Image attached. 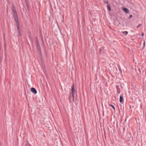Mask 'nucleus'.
Segmentation results:
<instances>
[{
  "instance_id": "obj_1",
  "label": "nucleus",
  "mask_w": 146,
  "mask_h": 146,
  "mask_svg": "<svg viewBox=\"0 0 146 146\" xmlns=\"http://www.w3.org/2000/svg\"><path fill=\"white\" fill-rule=\"evenodd\" d=\"M12 10L14 17V19H18L17 11L15 10V6L13 5L12 6Z\"/></svg>"
},
{
  "instance_id": "obj_2",
  "label": "nucleus",
  "mask_w": 146,
  "mask_h": 146,
  "mask_svg": "<svg viewBox=\"0 0 146 146\" xmlns=\"http://www.w3.org/2000/svg\"><path fill=\"white\" fill-rule=\"evenodd\" d=\"M15 20L16 22L18 31H21V29L20 28V27H19V22L18 19H15Z\"/></svg>"
},
{
  "instance_id": "obj_3",
  "label": "nucleus",
  "mask_w": 146,
  "mask_h": 146,
  "mask_svg": "<svg viewBox=\"0 0 146 146\" xmlns=\"http://www.w3.org/2000/svg\"><path fill=\"white\" fill-rule=\"evenodd\" d=\"M31 92L33 93L34 94H36L37 93V91L35 88H31Z\"/></svg>"
},
{
  "instance_id": "obj_4",
  "label": "nucleus",
  "mask_w": 146,
  "mask_h": 146,
  "mask_svg": "<svg viewBox=\"0 0 146 146\" xmlns=\"http://www.w3.org/2000/svg\"><path fill=\"white\" fill-rule=\"evenodd\" d=\"M122 10L127 13H129V10L126 8L123 7L122 8Z\"/></svg>"
},
{
  "instance_id": "obj_5",
  "label": "nucleus",
  "mask_w": 146,
  "mask_h": 146,
  "mask_svg": "<svg viewBox=\"0 0 146 146\" xmlns=\"http://www.w3.org/2000/svg\"><path fill=\"white\" fill-rule=\"evenodd\" d=\"M36 48L37 50H38L39 51H41V49L40 48V47L39 45V42H37V43H36Z\"/></svg>"
},
{
  "instance_id": "obj_6",
  "label": "nucleus",
  "mask_w": 146,
  "mask_h": 146,
  "mask_svg": "<svg viewBox=\"0 0 146 146\" xmlns=\"http://www.w3.org/2000/svg\"><path fill=\"white\" fill-rule=\"evenodd\" d=\"M75 90L72 91V97L73 98V101H74V95L75 94Z\"/></svg>"
},
{
  "instance_id": "obj_7",
  "label": "nucleus",
  "mask_w": 146,
  "mask_h": 146,
  "mask_svg": "<svg viewBox=\"0 0 146 146\" xmlns=\"http://www.w3.org/2000/svg\"><path fill=\"white\" fill-rule=\"evenodd\" d=\"M120 102L121 103H122L123 102V98L122 97V95H121L120 97V100H119Z\"/></svg>"
},
{
  "instance_id": "obj_8",
  "label": "nucleus",
  "mask_w": 146,
  "mask_h": 146,
  "mask_svg": "<svg viewBox=\"0 0 146 146\" xmlns=\"http://www.w3.org/2000/svg\"><path fill=\"white\" fill-rule=\"evenodd\" d=\"M18 36H19L21 37L22 35L21 30L19 31H18Z\"/></svg>"
},
{
  "instance_id": "obj_9",
  "label": "nucleus",
  "mask_w": 146,
  "mask_h": 146,
  "mask_svg": "<svg viewBox=\"0 0 146 146\" xmlns=\"http://www.w3.org/2000/svg\"><path fill=\"white\" fill-rule=\"evenodd\" d=\"M4 50L5 51L6 50V44L5 43V42H4Z\"/></svg>"
},
{
  "instance_id": "obj_10",
  "label": "nucleus",
  "mask_w": 146,
  "mask_h": 146,
  "mask_svg": "<svg viewBox=\"0 0 146 146\" xmlns=\"http://www.w3.org/2000/svg\"><path fill=\"white\" fill-rule=\"evenodd\" d=\"M56 31H57V32L58 33H60V30L58 27V28L56 30Z\"/></svg>"
},
{
  "instance_id": "obj_11",
  "label": "nucleus",
  "mask_w": 146,
  "mask_h": 146,
  "mask_svg": "<svg viewBox=\"0 0 146 146\" xmlns=\"http://www.w3.org/2000/svg\"><path fill=\"white\" fill-rule=\"evenodd\" d=\"M107 7L108 9L110 11H111V8L110 7V6L109 5H108L107 6Z\"/></svg>"
},
{
  "instance_id": "obj_12",
  "label": "nucleus",
  "mask_w": 146,
  "mask_h": 146,
  "mask_svg": "<svg viewBox=\"0 0 146 146\" xmlns=\"http://www.w3.org/2000/svg\"><path fill=\"white\" fill-rule=\"evenodd\" d=\"M123 33L124 35H127L128 33V32L127 31H125L123 32Z\"/></svg>"
},
{
  "instance_id": "obj_13",
  "label": "nucleus",
  "mask_w": 146,
  "mask_h": 146,
  "mask_svg": "<svg viewBox=\"0 0 146 146\" xmlns=\"http://www.w3.org/2000/svg\"><path fill=\"white\" fill-rule=\"evenodd\" d=\"M35 40H36V43H37V42H38V39L36 37L35 38Z\"/></svg>"
},
{
  "instance_id": "obj_14",
  "label": "nucleus",
  "mask_w": 146,
  "mask_h": 146,
  "mask_svg": "<svg viewBox=\"0 0 146 146\" xmlns=\"http://www.w3.org/2000/svg\"><path fill=\"white\" fill-rule=\"evenodd\" d=\"M110 106L111 107H112L113 109H114V110H115V107L112 105H110Z\"/></svg>"
},
{
  "instance_id": "obj_15",
  "label": "nucleus",
  "mask_w": 146,
  "mask_h": 146,
  "mask_svg": "<svg viewBox=\"0 0 146 146\" xmlns=\"http://www.w3.org/2000/svg\"><path fill=\"white\" fill-rule=\"evenodd\" d=\"M132 17V15H129V19H131Z\"/></svg>"
},
{
  "instance_id": "obj_16",
  "label": "nucleus",
  "mask_w": 146,
  "mask_h": 146,
  "mask_svg": "<svg viewBox=\"0 0 146 146\" xmlns=\"http://www.w3.org/2000/svg\"><path fill=\"white\" fill-rule=\"evenodd\" d=\"M74 90H75V89H74V88H73V87H72V91H74Z\"/></svg>"
},
{
  "instance_id": "obj_17",
  "label": "nucleus",
  "mask_w": 146,
  "mask_h": 146,
  "mask_svg": "<svg viewBox=\"0 0 146 146\" xmlns=\"http://www.w3.org/2000/svg\"><path fill=\"white\" fill-rule=\"evenodd\" d=\"M104 3L106 4H107L108 3V2L106 1H104Z\"/></svg>"
},
{
  "instance_id": "obj_18",
  "label": "nucleus",
  "mask_w": 146,
  "mask_h": 146,
  "mask_svg": "<svg viewBox=\"0 0 146 146\" xmlns=\"http://www.w3.org/2000/svg\"><path fill=\"white\" fill-rule=\"evenodd\" d=\"M141 25V24H139L137 27V28H139L140 26Z\"/></svg>"
},
{
  "instance_id": "obj_19",
  "label": "nucleus",
  "mask_w": 146,
  "mask_h": 146,
  "mask_svg": "<svg viewBox=\"0 0 146 146\" xmlns=\"http://www.w3.org/2000/svg\"><path fill=\"white\" fill-rule=\"evenodd\" d=\"M70 100H71V99H72L73 100V98L72 97V96H70Z\"/></svg>"
},
{
  "instance_id": "obj_20",
  "label": "nucleus",
  "mask_w": 146,
  "mask_h": 146,
  "mask_svg": "<svg viewBox=\"0 0 146 146\" xmlns=\"http://www.w3.org/2000/svg\"><path fill=\"white\" fill-rule=\"evenodd\" d=\"M5 36H4V37H3V40H4V42H5Z\"/></svg>"
},
{
  "instance_id": "obj_21",
  "label": "nucleus",
  "mask_w": 146,
  "mask_h": 146,
  "mask_svg": "<svg viewBox=\"0 0 146 146\" xmlns=\"http://www.w3.org/2000/svg\"><path fill=\"white\" fill-rule=\"evenodd\" d=\"M145 41H144L143 43V45H144V47L145 46Z\"/></svg>"
},
{
  "instance_id": "obj_22",
  "label": "nucleus",
  "mask_w": 146,
  "mask_h": 146,
  "mask_svg": "<svg viewBox=\"0 0 146 146\" xmlns=\"http://www.w3.org/2000/svg\"><path fill=\"white\" fill-rule=\"evenodd\" d=\"M116 87L117 88V90L119 86H116Z\"/></svg>"
},
{
  "instance_id": "obj_23",
  "label": "nucleus",
  "mask_w": 146,
  "mask_h": 146,
  "mask_svg": "<svg viewBox=\"0 0 146 146\" xmlns=\"http://www.w3.org/2000/svg\"><path fill=\"white\" fill-rule=\"evenodd\" d=\"M27 144H28V142L27 141L25 143V146H26V145H27Z\"/></svg>"
},
{
  "instance_id": "obj_24",
  "label": "nucleus",
  "mask_w": 146,
  "mask_h": 146,
  "mask_svg": "<svg viewBox=\"0 0 146 146\" xmlns=\"http://www.w3.org/2000/svg\"><path fill=\"white\" fill-rule=\"evenodd\" d=\"M142 36H144V34L143 33H142Z\"/></svg>"
},
{
  "instance_id": "obj_25",
  "label": "nucleus",
  "mask_w": 146,
  "mask_h": 146,
  "mask_svg": "<svg viewBox=\"0 0 146 146\" xmlns=\"http://www.w3.org/2000/svg\"><path fill=\"white\" fill-rule=\"evenodd\" d=\"M72 87H73V88H74V84H73Z\"/></svg>"
},
{
  "instance_id": "obj_26",
  "label": "nucleus",
  "mask_w": 146,
  "mask_h": 146,
  "mask_svg": "<svg viewBox=\"0 0 146 146\" xmlns=\"http://www.w3.org/2000/svg\"><path fill=\"white\" fill-rule=\"evenodd\" d=\"M3 37H4V36H5V35L4 33L3 34Z\"/></svg>"
},
{
  "instance_id": "obj_27",
  "label": "nucleus",
  "mask_w": 146,
  "mask_h": 146,
  "mask_svg": "<svg viewBox=\"0 0 146 146\" xmlns=\"http://www.w3.org/2000/svg\"><path fill=\"white\" fill-rule=\"evenodd\" d=\"M26 0V2H27V1H28L27 0Z\"/></svg>"
}]
</instances>
